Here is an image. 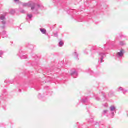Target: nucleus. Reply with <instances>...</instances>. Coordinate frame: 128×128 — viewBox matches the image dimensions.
<instances>
[{
    "label": "nucleus",
    "mask_w": 128,
    "mask_h": 128,
    "mask_svg": "<svg viewBox=\"0 0 128 128\" xmlns=\"http://www.w3.org/2000/svg\"><path fill=\"white\" fill-rule=\"evenodd\" d=\"M37 8H40V5H37Z\"/></svg>",
    "instance_id": "1a4fd4ad"
},
{
    "label": "nucleus",
    "mask_w": 128,
    "mask_h": 128,
    "mask_svg": "<svg viewBox=\"0 0 128 128\" xmlns=\"http://www.w3.org/2000/svg\"><path fill=\"white\" fill-rule=\"evenodd\" d=\"M35 6H36V4H32L31 6V8H32V10H34Z\"/></svg>",
    "instance_id": "7ed1b4c3"
},
{
    "label": "nucleus",
    "mask_w": 128,
    "mask_h": 128,
    "mask_svg": "<svg viewBox=\"0 0 128 128\" xmlns=\"http://www.w3.org/2000/svg\"><path fill=\"white\" fill-rule=\"evenodd\" d=\"M124 54V50H122L120 52L118 53V56H122Z\"/></svg>",
    "instance_id": "f257e3e1"
},
{
    "label": "nucleus",
    "mask_w": 128,
    "mask_h": 128,
    "mask_svg": "<svg viewBox=\"0 0 128 128\" xmlns=\"http://www.w3.org/2000/svg\"><path fill=\"white\" fill-rule=\"evenodd\" d=\"M14 2H20V0H14Z\"/></svg>",
    "instance_id": "6e6552de"
},
{
    "label": "nucleus",
    "mask_w": 128,
    "mask_h": 128,
    "mask_svg": "<svg viewBox=\"0 0 128 128\" xmlns=\"http://www.w3.org/2000/svg\"><path fill=\"white\" fill-rule=\"evenodd\" d=\"M28 16L29 18H32V14H28Z\"/></svg>",
    "instance_id": "423d86ee"
},
{
    "label": "nucleus",
    "mask_w": 128,
    "mask_h": 128,
    "mask_svg": "<svg viewBox=\"0 0 128 128\" xmlns=\"http://www.w3.org/2000/svg\"><path fill=\"white\" fill-rule=\"evenodd\" d=\"M110 110L112 112H114L116 110V108L114 106L111 107Z\"/></svg>",
    "instance_id": "39448f33"
},
{
    "label": "nucleus",
    "mask_w": 128,
    "mask_h": 128,
    "mask_svg": "<svg viewBox=\"0 0 128 128\" xmlns=\"http://www.w3.org/2000/svg\"><path fill=\"white\" fill-rule=\"evenodd\" d=\"M40 32L44 34H46V30L45 29H40Z\"/></svg>",
    "instance_id": "f03ea898"
},
{
    "label": "nucleus",
    "mask_w": 128,
    "mask_h": 128,
    "mask_svg": "<svg viewBox=\"0 0 128 128\" xmlns=\"http://www.w3.org/2000/svg\"><path fill=\"white\" fill-rule=\"evenodd\" d=\"M59 44H60V46H62V44H64V43H62V42H60L59 43Z\"/></svg>",
    "instance_id": "0eeeda50"
},
{
    "label": "nucleus",
    "mask_w": 128,
    "mask_h": 128,
    "mask_svg": "<svg viewBox=\"0 0 128 128\" xmlns=\"http://www.w3.org/2000/svg\"><path fill=\"white\" fill-rule=\"evenodd\" d=\"M0 20H6V18L4 16H2L0 17Z\"/></svg>",
    "instance_id": "20e7f679"
}]
</instances>
